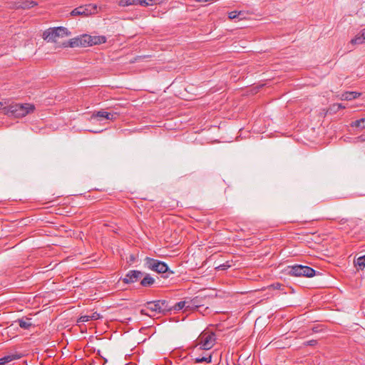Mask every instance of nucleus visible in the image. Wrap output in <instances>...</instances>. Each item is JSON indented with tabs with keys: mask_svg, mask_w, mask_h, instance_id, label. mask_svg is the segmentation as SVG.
I'll return each mask as SVG.
<instances>
[{
	"mask_svg": "<svg viewBox=\"0 0 365 365\" xmlns=\"http://www.w3.org/2000/svg\"><path fill=\"white\" fill-rule=\"evenodd\" d=\"M106 42V37L105 36H91L88 34H83L78 37L71 38L68 44L63 43V46L70 47L78 46H92L94 45H99Z\"/></svg>",
	"mask_w": 365,
	"mask_h": 365,
	"instance_id": "nucleus-1",
	"label": "nucleus"
},
{
	"mask_svg": "<svg viewBox=\"0 0 365 365\" xmlns=\"http://www.w3.org/2000/svg\"><path fill=\"white\" fill-rule=\"evenodd\" d=\"M35 107L32 104L24 103H14L11 104L9 106H3L4 113L9 116L15 118H22L26 116L27 114L33 113Z\"/></svg>",
	"mask_w": 365,
	"mask_h": 365,
	"instance_id": "nucleus-2",
	"label": "nucleus"
},
{
	"mask_svg": "<svg viewBox=\"0 0 365 365\" xmlns=\"http://www.w3.org/2000/svg\"><path fill=\"white\" fill-rule=\"evenodd\" d=\"M216 342V336L213 332H202L196 340L195 348L200 350H210Z\"/></svg>",
	"mask_w": 365,
	"mask_h": 365,
	"instance_id": "nucleus-3",
	"label": "nucleus"
},
{
	"mask_svg": "<svg viewBox=\"0 0 365 365\" xmlns=\"http://www.w3.org/2000/svg\"><path fill=\"white\" fill-rule=\"evenodd\" d=\"M71 33L65 27L50 28L43 34V38L48 42H56L58 38L70 36Z\"/></svg>",
	"mask_w": 365,
	"mask_h": 365,
	"instance_id": "nucleus-4",
	"label": "nucleus"
},
{
	"mask_svg": "<svg viewBox=\"0 0 365 365\" xmlns=\"http://www.w3.org/2000/svg\"><path fill=\"white\" fill-rule=\"evenodd\" d=\"M286 272L287 274L294 277H312L316 274V271L314 269L302 264L288 266Z\"/></svg>",
	"mask_w": 365,
	"mask_h": 365,
	"instance_id": "nucleus-5",
	"label": "nucleus"
},
{
	"mask_svg": "<svg viewBox=\"0 0 365 365\" xmlns=\"http://www.w3.org/2000/svg\"><path fill=\"white\" fill-rule=\"evenodd\" d=\"M145 306L151 312L155 313L154 315L155 314H165L167 312L172 310L168 301L165 299L148 302Z\"/></svg>",
	"mask_w": 365,
	"mask_h": 365,
	"instance_id": "nucleus-6",
	"label": "nucleus"
},
{
	"mask_svg": "<svg viewBox=\"0 0 365 365\" xmlns=\"http://www.w3.org/2000/svg\"><path fill=\"white\" fill-rule=\"evenodd\" d=\"M145 264L148 269L158 273H165L168 270L166 263L150 257H145Z\"/></svg>",
	"mask_w": 365,
	"mask_h": 365,
	"instance_id": "nucleus-7",
	"label": "nucleus"
},
{
	"mask_svg": "<svg viewBox=\"0 0 365 365\" xmlns=\"http://www.w3.org/2000/svg\"><path fill=\"white\" fill-rule=\"evenodd\" d=\"M97 12V6L95 4H87L81 6L74 9L71 12V16H88Z\"/></svg>",
	"mask_w": 365,
	"mask_h": 365,
	"instance_id": "nucleus-8",
	"label": "nucleus"
},
{
	"mask_svg": "<svg viewBox=\"0 0 365 365\" xmlns=\"http://www.w3.org/2000/svg\"><path fill=\"white\" fill-rule=\"evenodd\" d=\"M198 299L197 297L193 298L190 301H181L176 303L172 308L175 311H179L185 309L186 311L192 310L195 308L198 307Z\"/></svg>",
	"mask_w": 365,
	"mask_h": 365,
	"instance_id": "nucleus-9",
	"label": "nucleus"
},
{
	"mask_svg": "<svg viewBox=\"0 0 365 365\" xmlns=\"http://www.w3.org/2000/svg\"><path fill=\"white\" fill-rule=\"evenodd\" d=\"M144 273L139 270H130L121 280L125 284H132L140 280Z\"/></svg>",
	"mask_w": 365,
	"mask_h": 365,
	"instance_id": "nucleus-10",
	"label": "nucleus"
},
{
	"mask_svg": "<svg viewBox=\"0 0 365 365\" xmlns=\"http://www.w3.org/2000/svg\"><path fill=\"white\" fill-rule=\"evenodd\" d=\"M117 116H118V113H109V112H106V111H104V110H99L96 113H94L91 118H104V119H106V120H115Z\"/></svg>",
	"mask_w": 365,
	"mask_h": 365,
	"instance_id": "nucleus-11",
	"label": "nucleus"
},
{
	"mask_svg": "<svg viewBox=\"0 0 365 365\" xmlns=\"http://www.w3.org/2000/svg\"><path fill=\"white\" fill-rule=\"evenodd\" d=\"M155 282V279L147 273H144V275L140 279V285L143 287H151Z\"/></svg>",
	"mask_w": 365,
	"mask_h": 365,
	"instance_id": "nucleus-12",
	"label": "nucleus"
},
{
	"mask_svg": "<svg viewBox=\"0 0 365 365\" xmlns=\"http://www.w3.org/2000/svg\"><path fill=\"white\" fill-rule=\"evenodd\" d=\"M361 96V93L354 91H347L341 94L340 99L341 101H351L356 99Z\"/></svg>",
	"mask_w": 365,
	"mask_h": 365,
	"instance_id": "nucleus-13",
	"label": "nucleus"
},
{
	"mask_svg": "<svg viewBox=\"0 0 365 365\" xmlns=\"http://www.w3.org/2000/svg\"><path fill=\"white\" fill-rule=\"evenodd\" d=\"M16 322L19 323V327L24 329H29L32 326L31 319L29 318L19 319Z\"/></svg>",
	"mask_w": 365,
	"mask_h": 365,
	"instance_id": "nucleus-14",
	"label": "nucleus"
},
{
	"mask_svg": "<svg viewBox=\"0 0 365 365\" xmlns=\"http://www.w3.org/2000/svg\"><path fill=\"white\" fill-rule=\"evenodd\" d=\"M354 265L358 269H363L365 267V255L355 259Z\"/></svg>",
	"mask_w": 365,
	"mask_h": 365,
	"instance_id": "nucleus-15",
	"label": "nucleus"
},
{
	"mask_svg": "<svg viewBox=\"0 0 365 365\" xmlns=\"http://www.w3.org/2000/svg\"><path fill=\"white\" fill-rule=\"evenodd\" d=\"M228 17L230 19H242L244 18V13L241 11H232L228 14Z\"/></svg>",
	"mask_w": 365,
	"mask_h": 365,
	"instance_id": "nucleus-16",
	"label": "nucleus"
},
{
	"mask_svg": "<svg viewBox=\"0 0 365 365\" xmlns=\"http://www.w3.org/2000/svg\"><path fill=\"white\" fill-rule=\"evenodd\" d=\"M365 41V37L361 35V31L351 40L352 44H361Z\"/></svg>",
	"mask_w": 365,
	"mask_h": 365,
	"instance_id": "nucleus-17",
	"label": "nucleus"
},
{
	"mask_svg": "<svg viewBox=\"0 0 365 365\" xmlns=\"http://www.w3.org/2000/svg\"><path fill=\"white\" fill-rule=\"evenodd\" d=\"M351 127H356L359 128L361 129L365 128V118H361L359 120H356L355 121H353L351 123Z\"/></svg>",
	"mask_w": 365,
	"mask_h": 365,
	"instance_id": "nucleus-18",
	"label": "nucleus"
},
{
	"mask_svg": "<svg viewBox=\"0 0 365 365\" xmlns=\"http://www.w3.org/2000/svg\"><path fill=\"white\" fill-rule=\"evenodd\" d=\"M140 0H120L118 5L120 6H128L130 5H137Z\"/></svg>",
	"mask_w": 365,
	"mask_h": 365,
	"instance_id": "nucleus-19",
	"label": "nucleus"
},
{
	"mask_svg": "<svg viewBox=\"0 0 365 365\" xmlns=\"http://www.w3.org/2000/svg\"><path fill=\"white\" fill-rule=\"evenodd\" d=\"M212 361V355L208 354L202 357H197L195 359V363L207 362L210 363Z\"/></svg>",
	"mask_w": 365,
	"mask_h": 365,
	"instance_id": "nucleus-20",
	"label": "nucleus"
},
{
	"mask_svg": "<svg viewBox=\"0 0 365 365\" xmlns=\"http://www.w3.org/2000/svg\"><path fill=\"white\" fill-rule=\"evenodd\" d=\"M159 0H140L138 4L143 6H150L158 4Z\"/></svg>",
	"mask_w": 365,
	"mask_h": 365,
	"instance_id": "nucleus-21",
	"label": "nucleus"
},
{
	"mask_svg": "<svg viewBox=\"0 0 365 365\" xmlns=\"http://www.w3.org/2000/svg\"><path fill=\"white\" fill-rule=\"evenodd\" d=\"M36 5H37V3L34 1H26L22 2L21 4L20 5V7L24 9H26L32 8Z\"/></svg>",
	"mask_w": 365,
	"mask_h": 365,
	"instance_id": "nucleus-22",
	"label": "nucleus"
},
{
	"mask_svg": "<svg viewBox=\"0 0 365 365\" xmlns=\"http://www.w3.org/2000/svg\"><path fill=\"white\" fill-rule=\"evenodd\" d=\"M15 359L16 357L14 355L5 356L0 359V365H5L6 363L10 362Z\"/></svg>",
	"mask_w": 365,
	"mask_h": 365,
	"instance_id": "nucleus-23",
	"label": "nucleus"
},
{
	"mask_svg": "<svg viewBox=\"0 0 365 365\" xmlns=\"http://www.w3.org/2000/svg\"><path fill=\"white\" fill-rule=\"evenodd\" d=\"M88 260H86L83 262V264H91V266H96L98 263L96 262L97 256L96 255H92L87 258Z\"/></svg>",
	"mask_w": 365,
	"mask_h": 365,
	"instance_id": "nucleus-24",
	"label": "nucleus"
},
{
	"mask_svg": "<svg viewBox=\"0 0 365 365\" xmlns=\"http://www.w3.org/2000/svg\"><path fill=\"white\" fill-rule=\"evenodd\" d=\"M284 287H285L284 285L279 282L274 283L269 286V289H279V290H284Z\"/></svg>",
	"mask_w": 365,
	"mask_h": 365,
	"instance_id": "nucleus-25",
	"label": "nucleus"
},
{
	"mask_svg": "<svg viewBox=\"0 0 365 365\" xmlns=\"http://www.w3.org/2000/svg\"><path fill=\"white\" fill-rule=\"evenodd\" d=\"M138 256L137 254H130L128 257H126L127 262L129 264L134 263L138 259Z\"/></svg>",
	"mask_w": 365,
	"mask_h": 365,
	"instance_id": "nucleus-26",
	"label": "nucleus"
},
{
	"mask_svg": "<svg viewBox=\"0 0 365 365\" xmlns=\"http://www.w3.org/2000/svg\"><path fill=\"white\" fill-rule=\"evenodd\" d=\"M230 267H231V265L229 264L228 262H227L226 263H224V264L218 265L216 267V269H219V270H225V269H227V268H229Z\"/></svg>",
	"mask_w": 365,
	"mask_h": 365,
	"instance_id": "nucleus-27",
	"label": "nucleus"
},
{
	"mask_svg": "<svg viewBox=\"0 0 365 365\" xmlns=\"http://www.w3.org/2000/svg\"><path fill=\"white\" fill-rule=\"evenodd\" d=\"M91 320V317L90 316L88 315H84V316H81L80 317V318L78 319V322H88Z\"/></svg>",
	"mask_w": 365,
	"mask_h": 365,
	"instance_id": "nucleus-28",
	"label": "nucleus"
},
{
	"mask_svg": "<svg viewBox=\"0 0 365 365\" xmlns=\"http://www.w3.org/2000/svg\"><path fill=\"white\" fill-rule=\"evenodd\" d=\"M339 108L337 107L336 103H334L329 107V111L333 113H336L339 110Z\"/></svg>",
	"mask_w": 365,
	"mask_h": 365,
	"instance_id": "nucleus-29",
	"label": "nucleus"
},
{
	"mask_svg": "<svg viewBox=\"0 0 365 365\" xmlns=\"http://www.w3.org/2000/svg\"><path fill=\"white\" fill-rule=\"evenodd\" d=\"M317 344V340H314V339L305 341L304 343V344L305 346H315Z\"/></svg>",
	"mask_w": 365,
	"mask_h": 365,
	"instance_id": "nucleus-30",
	"label": "nucleus"
},
{
	"mask_svg": "<svg viewBox=\"0 0 365 365\" xmlns=\"http://www.w3.org/2000/svg\"><path fill=\"white\" fill-rule=\"evenodd\" d=\"M91 320H96L100 318V314L97 312H94L92 315L90 316Z\"/></svg>",
	"mask_w": 365,
	"mask_h": 365,
	"instance_id": "nucleus-31",
	"label": "nucleus"
},
{
	"mask_svg": "<svg viewBox=\"0 0 365 365\" xmlns=\"http://www.w3.org/2000/svg\"><path fill=\"white\" fill-rule=\"evenodd\" d=\"M336 105H337V107L339 108V109H342V108H346V106H344L341 103H336Z\"/></svg>",
	"mask_w": 365,
	"mask_h": 365,
	"instance_id": "nucleus-32",
	"label": "nucleus"
},
{
	"mask_svg": "<svg viewBox=\"0 0 365 365\" xmlns=\"http://www.w3.org/2000/svg\"><path fill=\"white\" fill-rule=\"evenodd\" d=\"M140 314H143V315H148V314L145 312V309H141L140 310Z\"/></svg>",
	"mask_w": 365,
	"mask_h": 365,
	"instance_id": "nucleus-33",
	"label": "nucleus"
},
{
	"mask_svg": "<svg viewBox=\"0 0 365 365\" xmlns=\"http://www.w3.org/2000/svg\"><path fill=\"white\" fill-rule=\"evenodd\" d=\"M4 104H5V103H3V102L0 101V110L3 109V106H4Z\"/></svg>",
	"mask_w": 365,
	"mask_h": 365,
	"instance_id": "nucleus-34",
	"label": "nucleus"
},
{
	"mask_svg": "<svg viewBox=\"0 0 365 365\" xmlns=\"http://www.w3.org/2000/svg\"><path fill=\"white\" fill-rule=\"evenodd\" d=\"M361 35L365 37V28L361 30Z\"/></svg>",
	"mask_w": 365,
	"mask_h": 365,
	"instance_id": "nucleus-35",
	"label": "nucleus"
},
{
	"mask_svg": "<svg viewBox=\"0 0 365 365\" xmlns=\"http://www.w3.org/2000/svg\"><path fill=\"white\" fill-rule=\"evenodd\" d=\"M312 330H313V331H314V332H317V331H318V330H317V327H314V328L312 329Z\"/></svg>",
	"mask_w": 365,
	"mask_h": 365,
	"instance_id": "nucleus-36",
	"label": "nucleus"
},
{
	"mask_svg": "<svg viewBox=\"0 0 365 365\" xmlns=\"http://www.w3.org/2000/svg\"><path fill=\"white\" fill-rule=\"evenodd\" d=\"M98 354L101 355L100 350L98 351Z\"/></svg>",
	"mask_w": 365,
	"mask_h": 365,
	"instance_id": "nucleus-37",
	"label": "nucleus"
},
{
	"mask_svg": "<svg viewBox=\"0 0 365 365\" xmlns=\"http://www.w3.org/2000/svg\"><path fill=\"white\" fill-rule=\"evenodd\" d=\"M364 251H365V250Z\"/></svg>",
	"mask_w": 365,
	"mask_h": 365,
	"instance_id": "nucleus-38",
	"label": "nucleus"
}]
</instances>
